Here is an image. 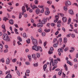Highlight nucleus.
<instances>
[{
  "label": "nucleus",
  "instance_id": "nucleus-1",
  "mask_svg": "<svg viewBox=\"0 0 78 78\" xmlns=\"http://www.w3.org/2000/svg\"><path fill=\"white\" fill-rule=\"evenodd\" d=\"M2 38L3 40L7 41V42H10L11 41V39L9 38V37L8 36V34L6 33L3 34Z\"/></svg>",
  "mask_w": 78,
  "mask_h": 78
},
{
  "label": "nucleus",
  "instance_id": "nucleus-2",
  "mask_svg": "<svg viewBox=\"0 0 78 78\" xmlns=\"http://www.w3.org/2000/svg\"><path fill=\"white\" fill-rule=\"evenodd\" d=\"M31 39L32 41L33 44L34 45H37L38 44L37 40L33 38V37L31 36Z\"/></svg>",
  "mask_w": 78,
  "mask_h": 78
},
{
  "label": "nucleus",
  "instance_id": "nucleus-3",
  "mask_svg": "<svg viewBox=\"0 0 78 78\" xmlns=\"http://www.w3.org/2000/svg\"><path fill=\"white\" fill-rule=\"evenodd\" d=\"M32 49L33 50H34L35 51H39V48L37 45H34L32 47Z\"/></svg>",
  "mask_w": 78,
  "mask_h": 78
},
{
  "label": "nucleus",
  "instance_id": "nucleus-4",
  "mask_svg": "<svg viewBox=\"0 0 78 78\" xmlns=\"http://www.w3.org/2000/svg\"><path fill=\"white\" fill-rule=\"evenodd\" d=\"M47 18H46V19L44 18L43 19V20H42L41 21V23L42 24H45V22H47Z\"/></svg>",
  "mask_w": 78,
  "mask_h": 78
},
{
  "label": "nucleus",
  "instance_id": "nucleus-5",
  "mask_svg": "<svg viewBox=\"0 0 78 78\" xmlns=\"http://www.w3.org/2000/svg\"><path fill=\"white\" fill-rule=\"evenodd\" d=\"M58 60H57L56 59H55L54 60V62L52 63V65L53 66H55V65H56V63H58Z\"/></svg>",
  "mask_w": 78,
  "mask_h": 78
},
{
  "label": "nucleus",
  "instance_id": "nucleus-6",
  "mask_svg": "<svg viewBox=\"0 0 78 78\" xmlns=\"http://www.w3.org/2000/svg\"><path fill=\"white\" fill-rule=\"evenodd\" d=\"M37 27H40V28H41V27H43V24L42 23H39L37 24Z\"/></svg>",
  "mask_w": 78,
  "mask_h": 78
},
{
  "label": "nucleus",
  "instance_id": "nucleus-7",
  "mask_svg": "<svg viewBox=\"0 0 78 78\" xmlns=\"http://www.w3.org/2000/svg\"><path fill=\"white\" fill-rule=\"evenodd\" d=\"M65 4L66 6H67V5H71V2L69 1H68L66 2Z\"/></svg>",
  "mask_w": 78,
  "mask_h": 78
},
{
  "label": "nucleus",
  "instance_id": "nucleus-8",
  "mask_svg": "<svg viewBox=\"0 0 78 78\" xmlns=\"http://www.w3.org/2000/svg\"><path fill=\"white\" fill-rule=\"evenodd\" d=\"M10 59L9 58H8L6 60V64H9L10 63Z\"/></svg>",
  "mask_w": 78,
  "mask_h": 78
},
{
  "label": "nucleus",
  "instance_id": "nucleus-9",
  "mask_svg": "<svg viewBox=\"0 0 78 78\" xmlns=\"http://www.w3.org/2000/svg\"><path fill=\"white\" fill-rule=\"evenodd\" d=\"M55 17L56 18V20H54V22L55 23L56 22H57V21L58 20V19L59 18V16H58V15H56L55 16Z\"/></svg>",
  "mask_w": 78,
  "mask_h": 78
},
{
  "label": "nucleus",
  "instance_id": "nucleus-10",
  "mask_svg": "<svg viewBox=\"0 0 78 78\" xmlns=\"http://www.w3.org/2000/svg\"><path fill=\"white\" fill-rule=\"evenodd\" d=\"M12 76L10 74H8L5 77V78H12Z\"/></svg>",
  "mask_w": 78,
  "mask_h": 78
},
{
  "label": "nucleus",
  "instance_id": "nucleus-11",
  "mask_svg": "<svg viewBox=\"0 0 78 78\" xmlns=\"http://www.w3.org/2000/svg\"><path fill=\"white\" fill-rule=\"evenodd\" d=\"M36 13L37 14H38L39 13H40V10L39 9H37L36 10Z\"/></svg>",
  "mask_w": 78,
  "mask_h": 78
},
{
  "label": "nucleus",
  "instance_id": "nucleus-12",
  "mask_svg": "<svg viewBox=\"0 0 78 78\" xmlns=\"http://www.w3.org/2000/svg\"><path fill=\"white\" fill-rule=\"evenodd\" d=\"M22 11H23V12H26V10H25V6H23L22 8Z\"/></svg>",
  "mask_w": 78,
  "mask_h": 78
},
{
  "label": "nucleus",
  "instance_id": "nucleus-13",
  "mask_svg": "<svg viewBox=\"0 0 78 78\" xmlns=\"http://www.w3.org/2000/svg\"><path fill=\"white\" fill-rule=\"evenodd\" d=\"M69 12L71 15H73V14H74V12H73V11L72 10H69Z\"/></svg>",
  "mask_w": 78,
  "mask_h": 78
},
{
  "label": "nucleus",
  "instance_id": "nucleus-14",
  "mask_svg": "<svg viewBox=\"0 0 78 78\" xmlns=\"http://www.w3.org/2000/svg\"><path fill=\"white\" fill-rule=\"evenodd\" d=\"M62 20L63 22H66L67 21V18L66 17H63L62 18Z\"/></svg>",
  "mask_w": 78,
  "mask_h": 78
},
{
  "label": "nucleus",
  "instance_id": "nucleus-15",
  "mask_svg": "<svg viewBox=\"0 0 78 78\" xmlns=\"http://www.w3.org/2000/svg\"><path fill=\"white\" fill-rule=\"evenodd\" d=\"M9 22L11 25H12L14 23V21L12 20L11 19L9 21Z\"/></svg>",
  "mask_w": 78,
  "mask_h": 78
},
{
  "label": "nucleus",
  "instance_id": "nucleus-16",
  "mask_svg": "<svg viewBox=\"0 0 78 78\" xmlns=\"http://www.w3.org/2000/svg\"><path fill=\"white\" fill-rule=\"evenodd\" d=\"M17 39L18 41H19L20 42H22V38L20 37H18Z\"/></svg>",
  "mask_w": 78,
  "mask_h": 78
},
{
  "label": "nucleus",
  "instance_id": "nucleus-17",
  "mask_svg": "<svg viewBox=\"0 0 78 78\" xmlns=\"http://www.w3.org/2000/svg\"><path fill=\"white\" fill-rule=\"evenodd\" d=\"M47 64H45V65L44 66L43 69L44 71H45V70L46 69V68H47Z\"/></svg>",
  "mask_w": 78,
  "mask_h": 78
},
{
  "label": "nucleus",
  "instance_id": "nucleus-18",
  "mask_svg": "<svg viewBox=\"0 0 78 78\" xmlns=\"http://www.w3.org/2000/svg\"><path fill=\"white\" fill-rule=\"evenodd\" d=\"M64 41L65 44H66V43H67V39L66 38V37L64 38Z\"/></svg>",
  "mask_w": 78,
  "mask_h": 78
},
{
  "label": "nucleus",
  "instance_id": "nucleus-19",
  "mask_svg": "<svg viewBox=\"0 0 78 78\" xmlns=\"http://www.w3.org/2000/svg\"><path fill=\"white\" fill-rule=\"evenodd\" d=\"M45 15L46 16H48V15H49V14H50V11H46L45 12Z\"/></svg>",
  "mask_w": 78,
  "mask_h": 78
},
{
  "label": "nucleus",
  "instance_id": "nucleus-20",
  "mask_svg": "<svg viewBox=\"0 0 78 78\" xmlns=\"http://www.w3.org/2000/svg\"><path fill=\"white\" fill-rule=\"evenodd\" d=\"M32 9L34 10V9H35H35L37 8V7L36 5H33L32 7Z\"/></svg>",
  "mask_w": 78,
  "mask_h": 78
},
{
  "label": "nucleus",
  "instance_id": "nucleus-21",
  "mask_svg": "<svg viewBox=\"0 0 78 78\" xmlns=\"http://www.w3.org/2000/svg\"><path fill=\"white\" fill-rule=\"evenodd\" d=\"M64 67L65 68L66 70H68V67L66 64H65V65L64 66Z\"/></svg>",
  "mask_w": 78,
  "mask_h": 78
},
{
  "label": "nucleus",
  "instance_id": "nucleus-22",
  "mask_svg": "<svg viewBox=\"0 0 78 78\" xmlns=\"http://www.w3.org/2000/svg\"><path fill=\"white\" fill-rule=\"evenodd\" d=\"M63 9L65 11H67L68 9L67 7V6H64L63 7Z\"/></svg>",
  "mask_w": 78,
  "mask_h": 78
},
{
  "label": "nucleus",
  "instance_id": "nucleus-23",
  "mask_svg": "<svg viewBox=\"0 0 78 78\" xmlns=\"http://www.w3.org/2000/svg\"><path fill=\"white\" fill-rule=\"evenodd\" d=\"M70 23H71V18H69L68 22V24L69 25Z\"/></svg>",
  "mask_w": 78,
  "mask_h": 78
},
{
  "label": "nucleus",
  "instance_id": "nucleus-24",
  "mask_svg": "<svg viewBox=\"0 0 78 78\" xmlns=\"http://www.w3.org/2000/svg\"><path fill=\"white\" fill-rule=\"evenodd\" d=\"M58 52H63V50L61 49V48H59L58 49Z\"/></svg>",
  "mask_w": 78,
  "mask_h": 78
},
{
  "label": "nucleus",
  "instance_id": "nucleus-25",
  "mask_svg": "<svg viewBox=\"0 0 78 78\" xmlns=\"http://www.w3.org/2000/svg\"><path fill=\"white\" fill-rule=\"evenodd\" d=\"M28 57L29 58V61H31V56L30 55H28Z\"/></svg>",
  "mask_w": 78,
  "mask_h": 78
},
{
  "label": "nucleus",
  "instance_id": "nucleus-26",
  "mask_svg": "<svg viewBox=\"0 0 78 78\" xmlns=\"http://www.w3.org/2000/svg\"><path fill=\"white\" fill-rule=\"evenodd\" d=\"M9 20V19L6 17H4L3 19V20H5V22H6V20Z\"/></svg>",
  "mask_w": 78,
  "mask_h": 78
},
{
  "label": "nucleus",
  "instance_id": "nucleus-27",
  "mask_svg": "<svg viewBox=\"0 0 78 78\" xmlns=\"http://www.w3.org/2000/svg\"><path fill=\"white\" fill-rule=\"evenodd\" d=\"M71 37L72 38H75V34H72Z\"/></svg>",
  "mask_w": 78,
  "mask_h": 78
},
{
  "label": "nucleus",
  "instance_id": "nucleus-28",
  "mask_svg": "<svg viewBox=\"0 0 78 78\" xmlns=\"http://www.w3.org/2000/svg\"><path fill=\"white\" fill-rule=\"evenodd\" d=\"M62 74V71L60 70L58 73V75H59V76H61Z\"/></svg>",
  "mask_w": 78,
  "mask_h": 78
},
{
  "label": "nucleus",
  "instance_id": "nucleus-29",
  "mask_svg": "<svg viewBox=\"0 0 78 78\" xmlns=\"http://www.w3.org/2000/svg\"><path fill=\"white\" fill-rule=\"evenodd\" d=\"M16 73L19 76H20V72L19 71H16Z\"/></svg>",
  "mask_w": 78,
  "mask_h": 78
},
{
  "label": "nucleus",
  "instance_id": "nucleus-30",
  "mask_svg": "<svg viewBox=\"0 0 78 78\" xmlns=\"http://www.w3.org/2000/svg\"><path fill=\"white\" fill-rule=\"evenodd\" d=\"M23 37H27V35H26V33H24L23 34Z\"/></svg>",
  "mask_w": 78,
  "mask_h": 78
},
{
  "label": "nucleus",
  "instance_id": "nucleus-31",
  "mask_svg": "<svg viewBox=\"0 0 78 78\" xmlns=\"http://www.w3.org/2000/svg\"><path fill=\"white\" fill-rule=\"evenodd\" d=\"M44 12V8L43 7L42 9V10H41V11L40 12H41V13H43Z\"/></svg>",
  "mask_w": 78,
  "mask_h": 78
},
{
  "label": "nucleus",
  "instance_id": "nucleus-32",
  "mask_svg": "<svg viewBox=\"0 0 78 78\" xmlns=\"http://www.w3.org/2000/svg\"><path fill=\"white\" fill-rule=\"evenodd\" d=\"M59 41L60 43H61V42H62V38L60 37L59 38Z\"/></svg>",
  "mask_w": 78,
  "mask_h": 78
},
{
  "label": "nucleus",
  "instance_id": "nucleus-33",
  "mask_svg": "<svg viewBox=\"0 0 78 78\" xmlns=\"http://www.w3.org/2000/svg\"><path fill=\"white\" fill-rule=\"evenodd\" d=\"M27 44H30V39H28L27 41Z\"/></svg>",
  "mask_w": 78,
  "mask_h": 78
},
{
  "label": "nucleus",
  "instance_id": "nucleus-34",
  "mask_svg": "<svg viewBox=\"0 0 78 78\" xmlns=\"http://www.w3.org/2000/svg\"><path fill=\"white\" fill-rule=\"evenodd\" d=\"M47 3L48 4H49V5H51V3H52V2H51V1H48L47 2Z\"/></svg>",
  "mask_w": 78,
  "mask_h": 78
},
{
  "label": "nucleus",
  "instance_id": "nucleus-35",
  "mask_svg": "<svg viewBox=\"0 0 78 78\" xmlns=\"http://www.w3.org/2000/svg\"><path fill=\"white\" fill-rule=\"evenodd\" d=\"M38 48L40 51L41 52L42 51V48L41 47H39Z\"/></svg>",
  "mask_w": 78,
  "mask_h": 78
},
{
  "label": "nucleus",
  "instance_id": "nucleus-36",
  "mask_svg": "<svg viewBox=\"0 0 78 78\" xmlns=\"http://www.w3.org/2000/svg\"><path fill=\"white\" fill-rule=\"evenodd\" d=\"M33 65L34 67H36L38 66V64L37 63H35V64H34Z\"/></svg>",
  "mask_w": 78,
  "mask_h": 78
},
{
  "label": "nucleus",
  "instance_id": "nucleus-37",
  "mask_svg": "<svg viewBox=\"0 0 78 78\" xmlns=\"http://www.w3.org/2000/svg\"><path fill=\"white\" fill-rule=\"evenodd\" d=\"M50 31V29H46L45 30V31L46 33H48V32H49Z\"/></svg>",
  "mask_w": 78,
  "mask_h": 78
},
{
  "label": "nucleus",
  "instance_id": "nucleus-38",
  "mask_svg": "<svg viewBox=\"0 0 78 78\" xmlns=\"http://www.w3.org/2000/svg\"><path fill=\"white\" fill-rule=\"evenodd\" d=\"M8 49H5V50L4 51V53H7V52H8Z\"/></svg>",
  "mask_w": 78,
  "mask_h": 78
},
{
  "label": "nucleus",
  "instance_id": "nucleus-39",
  "mask_svg": "<svg viewBox=\"0 0 78 78\" xmlns=\"http://www.w3.org/2000/svg\"><path fill=\"white\" fill-rule=\"evenodd\" d=\"M58 46V44H55L53 45V47H57Z\"/></svg>",
  "mask_w": 78,
  "mask_h": 78
},
{
  "label": "nucleus",
  "instance_id": "nucleus-40",
  "mask_svg": "<svg viewBox=\"0 0 78 78\" xmlns=\"http://www.w3.org/2000/svg\"><path fill=\"white\" fill-rule=\"evenodd\" d=\"M51 25L52 26V27H55L56 25L55 24V23H51Z\"/></svg>",
  "mask_w": 78,
  "mask_h": 78
},
{
  "label": "nucleus",
  "instance_id": "nucleus-41",
  "mask_svg": "<svg viewBox=\"0 0 78 78\" xmlns=\"http://www.w3.org/2000/svg\"><path fill=\"white\" fill-rule=\"evenodd\" d=\"M41 56V55H40V54L39 53H38L37 54V58H39L40 57V56Z\"/></svg>",
  "mask_w": 78,
  "mask_h": 78
},
{
  "label": "nucleus",
  "instance_id": "nucleus-42",
  "mask_svg": "<svg viewBox=\"0 0 78 78\" xmlns=\"http://www.w3.org/2000/svg\"><path fill=\"white\" fill-rule=\"evenodd\" d=\"M2 27L3 29H6V28L5 27V25H3L2 26Z\"/></svg>",
  "mask_w": 78,
  "mask_h": 78
},
{
  "label": "nucleus",
  "instance_id": "nucleus-43",
  "mask_svg": "<svg viewBox=\"0 0 78 78\" xmlns=\"http://www.w3.org/2000/svg\"><path fill=\"white\" fill-rule=\"evenodd\" d=\"M21 18H22V14L21 13H20L19 16V18L20 19Z\"/></svg>",
  "mask_w": 78,
  "mask_h": 78
},
{
  "label": "nucleus",
  "instance_id": "nucleus-44",
  "mask_svg": "<svg viewBox=\"0 0 78 78\" xmlns=\"http://www.w3.org/2000/svg\"><path fill=\"white\" fill-rule=\"evenodd\" d=\"M74 66L75 69H77V68L78 67V66L77 65V64H74Z\"/></svg>",
  "mask_w": 78,
  "mask_h": 78
},
{
  "label": "nucleus",
  "instance_id": "nucleus-45",
  "mask_svg": "<svg viewBox=\"0 0 78 78\" xmlns=\"http://www.w3.org/2000/svg\"><path fill=\"white\" fill-rule=\"evenodd\" d=\"M48 53L49 55H51V54H52V53H53V52L52 51H48Z\"/></svg>",
  "mask_w": 78,
  "mask_h": 78
},
{
  "label": "nucleus",
  "instance_id": "nucleus-46",
  "mask_svg": "<svg viewBox=\"0 0 78 78\" xmlns=\"http://www.w3.org/2000/svg\"><path fill=\"white\" fill-rule=\"evenodd\" d=\"M26 72L27 73H30V70L27 69L26 70Z\"/></svg>",
  "mask_w": 78,
  "mask_h": 78
},
{
  "label": "nucleus",
  "instance_id": "nucleus-47",
  "mask_svg": "<svg viewBox=\"0 0 78 78\" xmlns=\"http://www.w3.org/2000/svg\"><path fill=\"white\" fill-rule=\"evenodd\" d=\"M70 36H71V34H69L67 35L66 37H69Z\"/></svg>",
  "mask_w": 78,
  "mask_h": 78
},
{
  "label": "nucleus",
  "instance_id": "nucleus-48",
  "mask_svg": "<svg viewBox=\"0 0 78 78\" xmlns=\"http://www.w3.org/2000/svg\"><path fill=\"white\" fill-rule=\"evenodd\" d=\"M16 61H17V59H16V58H14L12 60V61L13 62H16Z\"/></svg>",
  "mask_w": 78,
  "mask_h": 78
},
{
  "label": "nucleus",
  "instance_id": "nucleus-49",
  "mask_svg": "<svg viewBox=\"0 0 78 78\" xmlns=\"http://www.w3.org/2000/svg\"><path fill=\"white\" fill-rule=\"evenodd\" d=\"M70 49L73 50L74 51L75 50V48H74V47H71Z\"/></svg>",
  "mask_w": 78,
  "mask_h": 78
},
{
  "label": "nucleus",
  "instance_id": "nucleus-50",
  "mask_svg": "<svg viewBox=\"0 0 78 78\" xmlns=\"http://www.w3.org/2000/svg\"><path fill=\"white\" fill-rule=\"evenodd\" d=\"M34 2H35V4H36V5H37L38 3V1L37 0H35V1Z\"/></svg>",
  "mask_w": 78,
  "mask_h": 78
},
{
  "label": "nucleus",
  "instance_id": "nucleus-51",
  "mask_svg": "<svg viewBox=\"0 0 78 78\" xmlns=\"http://www.w3.org/2000/svg\"><path fill=\"white\" fill-rule=\"evenodd\" d=\"M42 36H45V32H42Z\"/></svg>",
  "mask_w": 78,
  "mask_h": 78
},
{
  "label": "nucleus",
  "instance_id": "nucleus-52",
  "mask_svg": "<svg viewBox=\"0 0 78 78\" xmlns=\"http://www.w3.org/2000/svg\"><path fill=\"white\" fill-rule=\"evenodd\" d=\"M59 15H60L61 16V17H63L64 16V14H62V13H59L58 14Z\"/></svg>",
  "mask_w": 78,
  "mask_h": 78
},
{
  "label": "nucleus",
  "instance_id": "nucleus-53",
  "mask_svg": "<svg viewBox=\"0 0 78 78\" xmlns=\"http://www.w3.org/2000/svg\"><path fill=\"white\" fill-rule=\"evenodd\" d=\"M25 64L26 65H30V62H25Z\"/></svg>",
  "mask_w": 78,
  "mask_h": 78
},
{
  "label": "nucleus",
  "instance_id": "nucleus-54",
  "mask_svg": "<svg viewBox=\"0 0 78 78\" xmlns=\"http://www.w3.org/2000/svg\"><path fill=\"white\" fill-rule=\"evenodd\" d=\"M32 58H35L36 57V55L34 54L32 55Z\"/></svg>",
  "mask_w": 78,
  "mask_h": 78
},
{
  "label": "nucleus",
  "instance_id": "nucleus-55",
  "mask_svg": "<svg viewBox=\"0 0 78 78\" xmlns=\"http://www.w3.org/2000/svg\"><path fill=\"white\" fill-rule=\"evenodd\" d=\"M42 28H40L38 30V31L39 32H40V33H42Z\"/></svg>",
  "mask_w": 78,
  "mask_h": 78
},
{
  "label": "nucleus",
  "instance_id": "nucleus-56",
  "mask_svg": "<svg viewBox=\"0 0 78 78\" xmlns=\"http://www.w3.org/2000/svg\"><path fill=\"white\" fill-rule=\"evenodd\" d=\"M74 32H75L76 34H78V31H77V30H76V29L74 30Z\"/></svg>",
  "mask_w": 78,
  "mask_h": 78
},
{
  "label": "nucleus",
  "instance_id": "nucleus-57",
  "mask_svg": "<svg viewBox=\"0 0 78 78\" xmlns=\"http://www.w3.org/2000/svg\"><path fill=\"white\" fill-rule=\"evenodd\" d=\"M53 50H54V49H53V47H51L50 48V50L51 51H53Z\"/></svg>",
  "mask_w": 78,
  "mask_h": 78
},
{
  "label": "nucleus",
  "instance_id": "nucleus-58",
  "mask_svg": "<svg viewBox=\"0 0 78 78\" xmlns=\"http://www.w3.org/2000/svg\"><path fill=\"white\" fill-rule=\"evenodd\" d=\"M56 67H57V66H54V67L52 68V70H54V69H56Z\"/></svg>",
  "mask_w": 78,
  "mask_h": 78
},
{
  "label": "nucleus",
  "instance_id": "nucleus-59",
  "mask_svg": "<svg viewBox=\"0 0 78 78\" xmlns=\"http://www.w3.org/2000/svg\"><path fill=\"white\" fill-rule=\"evenodd\" d=\"M6 29H3V30H2L3 33H6Z\"/></svg>",
  "mask_w": 78,
  "mask_h": 78
},
{
  "label": "nucleus",
  "instance_id": "nucleus-60",
  "mask_svg": "<svg viewBox=\"0 0 78 78\" xmlns=\"http://www.w3.org/2000/svg\"><path fill=\"white\" fill-rule=\"evenodd\" d=\"M57 27H61V24L58 23L57 25Z\"/></svg>",
  "mask_w": 78,
  "mask_h": 78
},
{
  "label": "nucleus",
  "instance_id": "nucleus-61",
  "mask_svg": "<svg viewBox=\"0 0 78 78\" xmlns=\"http://www.w3.org/2000/svg\"><path fill=\"white\" fill-rule=\"evenodd\" d=\"M56 41H57V38H55L54 39V43H55V42H56Z\"/></svg>",
  "mask_w": 78,
  "mask_h": 78
},
{
  "label": "nucleus",
  "instance_id": "nucleus-62",
  "mask_svg": "<svg viewBox=\"0 0 78 78\" xmlns=\"http://www.w3.org/2000/svg\"><path fill=\"white\" fill-rule=\"evenodd\" d=\"M70 65V66H73V64H72V62H70L69 63H68Z\"/></svg>",
  "mask_w": 78,
  "mask_h": 78
},
{
  "label": "nucleus",
  "instance_id": "nucleus-63",
  "mask_svg": "<svg viewBox=\"0 0 78 78\" xmlns=\"http://www.w3.org/2000/svg\"><path fill=\"white\" fill-rule=\"evenodd\" d=\"M62 30L63 31H64V32H66V29L64 27H62Z\"/></svg>",
  "mask_w": 78,
  "mask_h": 78
},
{
  "label": "nucleus",
  "instance_id": "nucleus-64",
  "mask_svg": "<svg viewBox=\"0 0 78 78\" xmlns=\"http://www.w3.org/2000/svg\"><path fill=\"white\" fill-rule=\"evenodd\" d=\"M3 48V45L0 44V48Z\"/></svg>",
  "mask_w": 78,
  "mask_h": 78
}]
</instances>
